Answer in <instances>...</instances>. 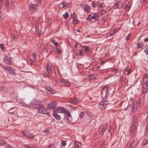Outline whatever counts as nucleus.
<instances>
[{"label": "nucleus", "instance_id": "obj_54", "mask_svg": "<svg viewBox=\"0 0 148 148\" xmlns=\"http://www.w3.org/2000/svg\"><path fill=\"white\" fill-rule=\"evenodd\" d=\"M22 133L23 136H24L25 137H28L26 135V134L25 132L23 131H22Z\"/></svg>", "mask_w": 148, "mask_h": 148}, {"label": "nucleus", "instance_id": "obj_21", "mask_svg": "<svg viewBox=\"0 0 148 148\" xmlns=\"http://www.w3.org/2000/svg\"><path fill=\"white\" fill-rule=\"evenodd\" d=\"M136 144L137 143L136 142L135 140H134L132 141V143H131L130 147L132 148H135L136 145Z\"/></svg>", "mask_w": 148, "mask_h": 148}, {"label": "nucleus", "instance_id": "obj_60", "mask_svg": "<svg viewBox=\"0 0 148 148\" xmlns=\"http://www.w3.org/2000/svg\"><path fill=\"white\" fill-rule=\"evenodd\" d=\"M9 5V0H6V5Z\"/></svg>", "mask_w": 148, "mask_h": 148}, {"label": "nucleus", "instance_id": "obj_48", "mask_svg": "<svg viewBox=\"0 0 148 148\" xmlns=\"http://www.w3.org/2000/svg\"><path fill=\"white\" fill-rule=\"evenodd\" d=\"M6 148H8V146H9V145L7 144L5 142L4 143L3 145Z\"/></svg>", "mask_w": 148, "mask_h": 148}, {"label": "nucleus", "instance_id": "obj_47", "mask_svg": "<svg viewBox=\"0 0 148 148\" xmlns=\"http://www.w3.org/2000/svg\"><path fill=\"white\" fill-rule=\"evenodd\" d=\"M71 102L72 103H76L77 100L75 98L72 99L71 100Z\"/></svg>", "mask_w": 148, "mask_h": 148}, {"label": "nucleus", "instance_id": "obj_49", "mask_svg": "<svg viewBox=\"0 0 148 148\" xmlns=\"http://www.w3.org/2000/svg\"><path fill=\"white\" fill-rule=\"evenodd\" d=\"M146 129L148 132V119L147 120V121H146Z\"/></svg>", "mask_w": 148, "mask_h": 148}, {"label": "nucleus", "instance_id": "obj_9", "mask_svg": "<svg viewBox=\"0 0 148 148\" xmlns=\"http://www.w3.org/2000/svg\"><path fill=\"white\" fill-rule=\"evenodd\" d=\"M57 103L56 102H52L47 105V108L49 110H50L56 107Z\"/></svg>", "mask_w": 148, "mask_h": 148}, {"label": "nucleus", "instance_id": "obj_7", "mask_svg": "<svg viewBox=\"0 0 148 148\" xmlns=\"http://www.w3.org/2000/svg\"><path fill=\"white\" fill-rule=\"evenodd\" d=\"M66 119L70 121H71L72 120V117L68 110H66L65 113H64Z\"/></svg>", "mask_w": 148, "mask_h": 148}, {"label": "nucleus", "instance_id": "obj_19", "mask_svg": "<svg viewBox=\"0 0 148 148\" xmlns=\"http://www.w3.org/2000/svg\"><path fill=\"white\" fill-rule=\"evenodd\" d=\"M32 56L33 57V60L31 62V63L33 64L34 61H36V55L35 53H34L32 54Z\"/></svg>", "mask_w": 148, "mask_h": 148}, {"label": "nucleus", "instance_id": "obj_20", "mask_svg": "<svg viewBox=\"0 0 148 148\" xmlns=\"http://www.w3.org/2000/svg\"><path fill=\"white\" fill-rule=\"evenodd\" d=\"M53 115L54 117L58 121L60 120L61 119V116L58 114H56L54 113L53 114Z\"/></svg>", "mask_w": 148, "mask_h": 148}, {"label": "nucleus", "instance_id": "obj_4", "mask_svg": "<svg viewBox=\"0 0 148 148\" xmlns=\"http://www.w3.org/2000/svg\"><path fill=\"white\" fill-rule=\"evenodd\" d=\"M37 109L39 112L40 113L44 114L47 113L46 109L42 104H38L37 107Z\"/></svg>", "mask_w": 148, "mask_h": 148}, {"label": "nucleus", "instance_id": "obj_63", "mask_svg": "<svg viewBox=\"0 0 148 148\" xmlns=\"http://www.w3.org/2000/svg\"><path fill=\"white\" fill-rule=\"evenodd\" d=\"M124 6V4L123 3H122L121 4V7L123 8Z\"/></svg>", "mask_w": 148, "mask_h": 148}, {"label": "nucleus", "instance_id": "obj_50", "mask_svg": "<svg viewBox=\"0 0 148 148\" xmlns=\"http://www.w3.org/2000/svg\"><path fill=\"white\" fill-rule=\"evenodd\" d=\"M5 142V141H4L3 140L0 139V143L1 145H3Z\"/></svg>", "mask_w": 148, "mask_h": 148}, {"label": "nucleus", "instance_id": "obj_59", "mask_svg": "<svg viewBox=\"0 0 148 148\" xmlns=\"http://www.w3.org/2000/svg\"><path fill=\"white\" fill-rule=\"evenodd\" d=\"M3 47H4V45L2 43H1V44H0V47L1 48V49L2 50L3 48Z\"/></svg>", "mask_w": 148, "mask_h": 148}, {"label": "nucleus", "instance_id": "obj_22", "mask_svg": "<svg viewBox=\"0 0 148 148\" xmlns=\"http://www.w3.org/2000/svg\"><path fill=\"white\" fill-rule=\"evenodd\" d=\"M111 101H105L104 102H100V105H102L103 106H104V105L111 103Z\"/></svg>", "mask_w": 148, "mask_h": 148}, {"label": "nucleus", "instance_id": "obj_46", "mask_svg": "<svg viewBox=\"0 0 148 148\" xmlns=\"http://www.w3.org/2000/svg\"><path fill=\"white\" fill-rule=\"evenodd\" d=\"M41 1L40 0H39L37 2H36V3H35L36 5H38V7L40 5V4L41 3Z\"/></svg>", "mask_w": 148, "mask_h": 148}, {"label": "nucleus", "instance_id": "obj_37", "mask_svg": "<svg viewBox=\"0 0 148 148\" xmlns=\"http://www.w3.org/2000/svg\"><path fill=\"white\" fill-rule=\"evenodd\" d=\"M72 23L74 24H76L78 22V20L77 19V18L76 19H74L72 21Z\"/></svg>", "mask_w": 148, "mask_h": 148}, {"label": "nucleus", "instance_id": "obj_32", "mask_svg": "<svg viewBox=\"0 0 148 148\" xmlns=\"http://www.w3.org/2000/svg\"><path fill=\"white\" fill-rule=\"evenodd\" d=\"M148 143V140L146 139H145L142 143V145L145 146Z\"/></svg>", "mask_w": 148, "mask_h": 148}, {"label": "nucleus", "instance_id": "obj_11", "mask_svg": "<svg viewBox=\"0 0 148 148\" xmlns=\"http://www.w3.org/2000/svg\"><path fill=\"white\" fill-rule=\"evenodd\" d=\"M56 111L58 113H65L67 110L65 109L64 108L62 107H60L56 109Z\"/></svg>", "mask_w": 148, "mask_h": 148}, {"label": "nucleus", "instance_id": "obj_17", "mask_svg": "<svg viewBox=\"0 0 148 148\" xmlns=\"http://www.w3.org/2000/svg\"><path fill=\"white\" fill-rule=\"evenodd\" d=\"M46 69L47 72L49 74H51L52 73V70L51 66L49 65H47Z\"/></svg>", "mask_w": 148, "mask_h": 148}, {"label": "nucleus", "instance_id": "obj_61", "mask_svg": "<svg viewBox=\"0 0 148 148\" xmlns=\"http://www.w3.org/2000/svg\"><path fill=\"white\" fill-rule=\"evenodd\" d=\"M130 38V36H129V34L126 37V40H129Z\"/></svg>", "mask_w": 148, "mask_h": 148}, {"label": "nucleus", "instance_id": "obj_55", "mask_svg": "<svg viewBox=\"0 0 148 148\" xmlns=\"http://www.w3.org/2000/svg\"><path fill=\"white\" fill-rule=\"evenodd\" d=\"M66 143L65 141H62L61 143L62 145L63 146H65L66 145Z\"/></svg>", "mask_w": 148, "mask_h": 148}, {"label": "nucleus", "instance_id": "obj_58", "mask_svg": "<svg viewBox=\"0 0 148 148\" xmlns=\"http://www.w3.org/2000/svg\"><path fill=\"white\" fill-rule=\"evenodd\" d=\"M103 3H101L99 5V7L100 8H102L103 7Z\"/></svg>", "mask_w": 148, "mask_h": 148}, {"label": "nucleus", "instance_id": "obj_2", "mask_svg": "<svg viewBox=\"0 0 148 148\" xmlns=\"http://www.w3.org/2000/svg\"><path fill=\"white\" fill-rule=\"evenodd\" d=\"M109 91L108 89V87L106 86H104L103 89L101 91V94L102 97L107 98L109 94Z\"/></svg>", "mask_w": 148, "mask_h": 148}, {"label": "nucleus", "instance_id": "obj_6", "mask_svg": "<svg viewBox=\"0 0 148 148\" xmlns=\"http://www.w3.org/2000/svg\"><path fill=\"white\" fill-rule=\"evenodd\" d=\"M138 119L137 115H134L133 117V119L132 122L131 127L137 128L138 126Z\"/></svg>", "mask_w": 148, "mask_h": 148}, {"label": "nucleus", "instance_id": "obj_33", "mask_svg": "<svg viewBox=\"0 0 148 148\" xmlns=\"http://www.w3.org/2000/svg\"><path fill=\"white\" fill-rule=\"evenodd\" d=\"M62 5L63 8H67L68 7L67 3L66 2H62Z\"/></svg>", "mask_w": 148, "mask_h": 148}, {"label": "nucleus", "instance_id": "obj_52", "mask_svg": "<svg viewBox=\"0 0 148 148\" xmlns=\"http://www.w3.org/2000/svg\"><path fill=\"white\" fill-rule=\"evenodd\" d=\"M113 73H116L118 72V70L117 69H114L112 71Z\"/></svg>", "mask_w": 148, "mask_h": 148}, {"label": "nucleus", "instance_id": "obj_34", "mask_svg": "<svg viewBox=\"0 0 148 148\" xmlns=\"http://www.w3.org/2000/svg\"><path fill=\"white\" fill-rule=\"evenodd\" d=\"M88 76L89 79L91 80H92L95 78V75L92 74H90Z\"/></svg>", "mask_w": 148, "mask_h": 148}, {"label": "nucleus", "instance_id": "obj_8", "mask_svg": "<svg viewBox=\"0 0 148 148\" xmlns=\"http://www.w3.org/2000/svg\"><path fill=\"white\" fill-rule=\"evenodd\" d=\"M82 7L87 13L90 12L91 10V7L87 4H82Z\"/></svg>", "mask_w": 148, "mask_h": 148}, {"label": "nucleus", "instance_id": "obj_36", "mask_svg": "<svg viewBox=\"0 0 148 148\" xmlns=\"http://www.w3.org/2000/svg\"><path fill=\"white\" fill-rule=\"evenodd\" d=\"M10 59L8 60L6 58H5L4 59V61L7 64H9L10 63Z\"/></svg>", "mask_w": 148, "mask_h": 148}, {"label": "nucleus", "instance_id": "obj_35", "mask_svg": "<svg viewBox=\"0 0 148 148\" xmlns=\"http://www.w3.org/2000/svg\"><path fill=\"white\" fill-rule=\"evenodd\" d=\"M80 143H75L74 144V148H79V145Z\"/></svg>", "mask_w": 148, "mask_h": 148}, {"label": "nucleus", "instance_id": "obj_38", "mask_svg": "<svg viewBox=\"0 0 148 148\" xmlns=\"http://www.w3.org/2000/svg\"><path fill=\"white\" fill-rule=\"evenodd\" d=\"M63 17H64L65 19L67 18L69 16V14L67 12H66L63 15Z\"/></svg>", "mask_w": 148, "mask_h": 148}, {"label": "nucleus", "instance_id": "obj_42", "mask_svg": "<svg viewBox=\"0 0 148 148\" xmlns=\"http://www.w3.org/2000/svg\"><path fill=\"white\" fill-rule=\"evenodd\" d=\"M144 52L145 53L146 55L148 54V46L144 50Z\"/></svg>", "mask_w": 148, "mask_h": 148}, {"label": "nucleus", "instance_id": "obj_56", "mask_svg": "<svg viewBox=\"0 0 148 148\" xmlns=\"http://www.w3.org/2000/svg\"><path fill=\"white\" fill-rule=\"evenodd\" d=\"M89 47H88L86 46L84 47V50L86 52L87 51Z\"/></svg>", "mask_w": 148, "mask_h": 148}, {"label": "nucleus", "instance_id": "obj_14", "mask_svg": "<svg viewBox=\"0 0 148 148\" xmlns=\"http://www.w3.org/2000/svg\"><path fill=\"white\" fill-rule=\"evenodd\" d=\"M6 68L10 74L14 75V71L13 69L9 66L6 67Z\"/></svg>", "mask_w": 148, "mask_h": 148}, {"label": "nucleus", "instance_id": "obj_45", "mask_svg": "<svg viewBox=\"0 0 148 148\" xmlns=\"http://www.w3.org/2000/svg\"><path fill=\"white\" fill-rule=\"evenodd\" d=\"M106 10H101L100 12V13L102 15L106 13Z\"/></svg>", "mask_w": 148, "mask_h": 148}, {"label": "nucleus", "instance_id": "obj_15", "mask_svg": "<svg viewBox=\"0 0 148 148\" xmlns=\"http://www.w3.org/2000/svg\"><path fill=\"white\" fill-rule=\"evenodd\" d=\"M60 82L63 84H64L65 86H68L70 85V83L67 81L65 80L64 79H62L60 80Z\"/></svg>", "mask_w": 148, "mask_h": 148}, {"label": "nucleus", "instance_id": "obj_44", "mask_svg": "<svg viewBox=\"0 0 148 148\" xmlns=\"http://www.w3.org/2000/svg\"><path fill=\"white\" fill-rule=\"evenodd\" d=\"M143 86H144L148 88V82H144Z\"/></svg>", "mask_w": 148, "mask_h": 148}, {"label": "nucleus", "instance_id": "obj_40", "mask_svg": "<svg viewBox=\"0 0 148 148\" xmlns=\"http://www.w3.org/2000/svg\"><path fill=\"white\" fill-rule=\"evenodd\" d=\"M42 74L45 77H48L49 76V74L46 73V72H43Z\"/></svg>", "mask_w": 148, "mask_h": 148}, {"label": "nucleus", "instance_id": "obj_26", "mask_svg": "<svg viewBox=\"0 0 148 148\" xmlns=\"http://www.w3.org/2000/svg\"><path fill=\"white\" fill-rule=\"evenodd\" d=\"M148 90V88L145 87L144 86H143V88L142 89V92L143 93L145 94L144 96L145 95V93L147 92Z\"/></svg>", "mask_w": 148, "mask_h": 148}, {"label": "nucleus", "instance_id": "obj_30", "mask_svg": "<svg viewBox=\"0 0 148 148\" xmlns=\"http://www.w3.org/2000/svg\"><path fill=\"white\" fill-rule=\"evenodd\" d=\"M71 17L73 20L77 18V15L74 13H73L72 15H71Z\"/></svg>", "mask_w": 148, "mask_h": 148}, {"label": "nucleus", "instance_id": "obj_57", "mask_svg": "<svg viewBox=\"0 0 148 148\" xmlns=\"http://www.w3.org/2000/svg\"><path fill=\"white\" fill-rule=\"evenodd\" d=\"M54 146L52 144H50L49 146V148H54Z\"/></svg>", "mask_w": 148, "mask_h": 148}, {"label": "nucleus", "instance_id": "obj_5", "mask_svg": "<svg viewBox=\"0 0 148 148\" xmlns=\"http://www.w3.org/2000/svg\"><path fill=\"white\" fill-rule=\"evenodd\" d=\"M38 5H36V4L30 3L28 5L29 8V10L33 14L34 13L37 9Z\"/></svg>", "mask_w": 148, "mask_h": 148}, {"label": "nucleus", "instance_id": "obj_12", "mask_svg": "<svg viewBox=\"0 0 148 148\" xmlns=\"http://www.w3.org/2000/svg\"><path fill=\"white\" fill-rule=\"evenodd\" d=\"M143 81L144 82H148V74L145 73L143 76Z\"/></svg>", "mask_w": 148, "mask_h": 148}, {"label": "nucleus", "instance_id": "obj_16", "mask_svg": "<svg viewBox=\"0 0 148 148\" xmlns=\"http://www.w3.org/2000/svg\"><path fill=\"white\" fill-rule=\"evenodd\" d=\"M46 90L47 91H48L49 92H47L49 93L50 94H51L53 93H55V91L54 90H53L50 87H47L46 89Z\"/></svg>", "mask_w": 148, "mask_h": 148}, {"label": "nucleus", "instance_id": "obj_27", "mask_svg": "<svg viewBox=\"0 0 148 148\" xmlns=\"http://www.w3.org/2000/svg\"><path fill=\"white\" fill-rule=\"evenodd\" d=\"M60 48H61L59 46L58 47H56V51L59 53H61Z\"/></svg>", "mask_w": 148, "mask_h": 148}, {"label": "nucleus", "instance_id": "obj_28", "mask_svg": "<svg viewBox=\"0 0 148 148\" xmlns=\"http://www.w3.org/2000/svg\"><path fill=\"white\" fill-rule=\"evenodd\" d=\"M130 8V5H127L125 8V11H129Z\"/></svg>", "mask_w": 148, "mask_h": 148}, {"label": "nucleus", "instance_id": "obj_53", "mask_svg": "<svg viewBox=\"0 0 148 148\" xmlns=\"http://www.w3.org/2000/svg\"><path fill=\"white\" fill-rule=\"evenodd\" d=\"M6 7L7 12H9L10 11V5H6Z\"/></svg>", "mask_w": 148, "mask_h": 148}, {"label": "nucleus", "instance_id": "obj_43", "mask_svg": "<svg viewBox=\"0 0 148 148\" xmlns=\"http://www.w3.org/2000/svg\"><path fill=\"white\" fill-rule=\"evenodd\" d=\"M143 86H144L148 88V82H144Z\"/></svg>", "mask_w": 148, "mask_h": 148}, {"label": "nucleus", "instance_id": "obj_31", "mask_svg": "<svg viewBox=\"0 0 148 148\" xmlns=\"http://www.w3.org/2000/svg\"><path fill=\"white\" fill-rule=\"evenodd\" d=\"M36 32L37 34V35L38 36H40V32L38 28L36 27Z\"/></svg>", "mask_w": 148, "mask_h": 148}, {"label": "nucleus", "instance_id": "obj_13", "mask_svg": "<svg viewBox=\"0 0 148 148\" xmlns=\"http://www.w3.org/2000/svg\"><path fill=\"white\" fill-rule=\"evenodd\" d=\"M144 45V44L143 42H138L136 44V49H141L143 47Z\"/></svg>", "mask_w": 148, "mask_h": 148}, {"label": "nucleus", "instance_id": "obj_1", "mask_svg": "<svg viewBox=\"0 0 148 148\" xmlns=\"http://www.w3.org/2000/svg\"><path fill=\"white\" fill-rule=\"evenodd\" d=\"M140 103V101L139 100H137L136 102L133 104L132 106L130 105L128 106L125 109V110H126L127 109H128L129 108H131V106H132L131 108V112H132L134 113L137 110L138 107H139Z\"/></svg>", "mask_w": 148, "mask_h": 148}, {"label": "nucleus", "instance_id": "obj_3", "mask_svg": "<svg viewBox=\"0 0 148 148\" xmlns=\"http://www.w3.org/2000/svg\"><path fill=\"white\" fill-rule=\"evenodd\" d=\"M88 18L89 20L92 22L96 21L99 18L98 16L94 13L90 14L88 16Z\"/></svg>", "mask_w": 148, "mask_h": 148}, {"label": "nucleus", "instance_id": "obj_41", "mask_svg": "<svg viewBox=\"0 0 148 148\" xmlns=\"http://www.w3.org/2000/svg\"><path fill=\"white\" fill-rule=\"evenodd\" d=\"M51 42L55 46H57L58 45V43L54 40H52Z\"/></svg>", "mask_w": 148, "mask_h": 148}, {"label": "nucleus", "instance_id": "obj_51", "mask_svg": "<svg viewBox=\"0 0 148 148\" xmlns=\"http://www.w3.org/2000/svg\"><path fill=\"white\" fill-rule=\"evenodd\" d=\"M87 114L89 116V117H91V112H90L89 111H87Z\"/></svg>", "mask_w": 148, "mask_h": 148}, {"label": "nucleus", "instance_id": "obj_29", "mask_svg": "<svg viewBox=\"0 0 148 148\" xmlns=\"http://www.w3.org/2000/svg\"><path fill=\"white\" fill-rule=\"evenodd\" d=\"M99 3L98 1H94L92 3V6L93 7H95L97 6Z\"/></svg>", "mask_w": 148, "mask_h": 148}, {"label": "nucleus", "instance_id": "obj_18", "mask_svg": "<svg viewBox=\"0 0 148 148\" xmlns=\"http://www.w3.org/2000/svg\"><path fill=\"white\" fill-rule=\"evenodd\" d=\"M107 126V125L106 124V126L102 128V129L99 131L100 132V135H102V136H103V135L104 132L106 129Z\"/></svg>", "mask_w": 148, "mask_h": 148}, {"label": "nucleus", "instance_id": "obj_62", "mask_svg": "<svg viewBox=\"0 0 148 148\" xmlns=\"http://www.w3.org/2000/svg\"><path fill=\"white\" fill-rule=\"evenodd\" d=\"M144 41H145V42L148 41V38H145L144 39Z\"/></svg>", "mask_w": 148, "mask_h": 148}, {"label": "nucleus", "instance_id": "obj_10", "mask_svg": "<svg viewBox=\"0 0 148 148\" xmlns=\"http://www.w3.org/2000/svg\"><path fill=\"white\" fill-rule=\"evenodd\" d=\"M137 128H134V127H131L129 133L131 136H134L136 134V132L137 130Z\"/></svg>", "mask_w": 148, "mask_h": 148}, {"label": "nucleus", "instance_id": "obj_39", "mask_svg": "<svg viewBox=\"0 0 148 148\" xmlns=\"http://www.w3.org/2000/svg\"><path fill=\"white\" fill-rule=\"evenodd\" d=\"M85 116V113L83 112H80L79 115V117L80 118L84 117Z\"/></svg>", "mask_w": 148, "mask_h": 148}, {"label": "nucleus", "instance_id": "obj_64", "mask_svg": "<svg viewBox=\"0 0 148 148\" xmlns=\"http://www.w3.org/2000/svg\"><path fill=\"white\" fill-rule=\"evenodd\" d=\"M8 148H14L11 145H10L8 146Z\"/></svg>", "mask_w": 148, "mask_h": 148}, {"label": "nucleus", "instance_id": "obj_24", "mask_svg": "<svg viewBox=\"0 0 148 148\" xmlns=\"http://www.w3.org/2000/svg\"><path fill=\"white\" fill-rule=\"evenodd\" d=\"M125 74L126 75H129L130 72V69L128 67H126L125 68Z\"/></svg>", "mask_w": 148, "mask_h": 148}, {"label": "nucleus", "instance_id": "obj_25", "mask_svg": "<svg viewBox=\"0 0 148 148\" xmlns=\"http://www.w3.org/2000/svg\"><path fill=\"white\" fill-rule=\"evenodd\" d=\"M41 103H39L38 101H33V102L32 103V106L34 107H35V106H38V104H40Z\"/></svg>", "mask_w": 148, "mask_h": 148}, {"label": "nucleus", "instance_id": "obj_23", "mask_svg": "<svg viewBox=\"0 0 148 148\" xmlns=\"http://www.w3.org/2000/svg\"><path fill=\"white\" fill-rule=\"evenodd\" d=\"M119 2L118 1H117L115 2V4L113 6V8L114 9H118L119 8Z\"/></svg>", "mask_w": 148, "mask_h": 148}]
</instances>
